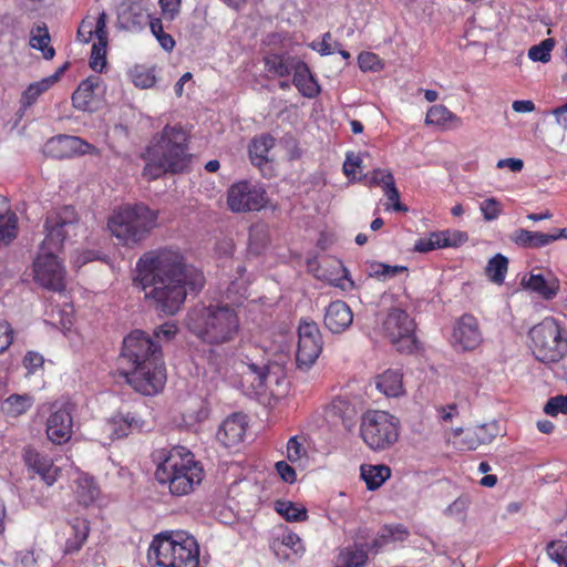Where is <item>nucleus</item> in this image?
Wrapping results in <instances>:
<instances>
[{"instance_id": "obj_16", "label": "nucleus", "mask_w": 567, "mask_h": 567, "mask_svg": "<svg viewBox=\"0 0 567 567\" xmlns=\"http://www.w3.org/2000/svg\"><path fill=\"white\" fill-rule=\"evenodd\" d=\"M241 369V386L251 394L261 395L266 393L267 384L271 378V365L268 360L254 361L245 355Z\"/></svg>"}, {"instance_id": "obj_47", "label": "nucleus", "mask_w": 567, "mask_h": 567, "mask_svg": "<svg viewBox=\"0 0 567 567\" xmlns=\"http://www.w3.org/2000/svg\"><path fill=\"white\" fill-rule=\"evenodd\" d=\"M276 511L288 522H303L308 518L306 508H300L291 502H277Z\"/></svg>"}, {"instance_id": "obj_30", "label": "nucleus", "mask_w": 567, "mask_h": 567, "mask_svg": "<svg viewBox=\"0 0 567 567\" xmlns=\"http://www.w3.org/2000/svg\"><path fill=\"white\" fill-rule=\"evenodd\" d=\"M497 435L495 424H483L468 429L462 439L461 446L464 450L473 451L482 444L491 443Z\"/></svg>"}, {"instance_id": "obj_10", "label": "nucleus", "mask_w": 567, "mask_h": 567, "mask_svg": "<svg viewBox=\"0 0 567 567\" xmlns=\"http://www.w3.org/2000/svg\"><path fill=\"white\" fill-rule=\"evenodd\" d=\"M415 328L414 319L404 309L392 307L382 321L381 331L399 353L413 354L420 349Z\"/></svg>"}, {"instance_id": "obj_44", "label": "nucleus", "mask_w": 567, "mask_h": 567, "mask_svg": "<svg viewBox=\"0 0 567 567\" xmlns=\"http://www.w3.org/2000/svg\"><path fill=\"white\" fill-rule=\"evenodd\" d=\"M440 240V248H457L468 240L466 231L457 229H445L436 231Z\"/></svg>"}, {"instance_id": "obj_39", "label": "nucleus", "mask_w": 567, "mask_h": 567, "mask_svg": "<svg viewBox=\"0 0 567 567\" xmlns=\"http://www.w3.org/2000/svg\"><path fill=\"white\" fill-rule=\"evenodd\" d=\"M33 400L29 394H11L2 404V412L11 417L24 414L31 409Z\"/></svg>"}, {"instance_id": "obj_59", "label": "nucleus", "mask_w": 567, "mask_h": 567, "mask_svg": "<svg viewBox=\"0 0 567 567\" xmlns=\"http://www.w3.org/2000/svg\"><path fill=\"white\" fill-rule=\"evenodd\" d=\"M377 277L393 278L399 274L408 271L405 266H391L383 262H375L371 266Z\"/></svg>"}, {"instance_id": "obj_46", "label": "nucleus", "mask_w": 567, "mask_h": 567, "mask_svg": "<svg viewBox=\"0 0 567 567\" xmlns=\"http://www.w3.org/2000/svg\"><path fill=\"white\" fill-rule=\"evenodd\" d=\"M150 29L152 34L156 38L159 45L166 50L172 51L175 47L174 38L164 31L165 25L162 18H153L150 20Z\"/></svg>"}, {"instance_id": "obj_34", "label": "nucleus", "mask_w": 567, "mask_h": 567, "mask_svg": "<svg viewBox=\"0 0 567 567\" xmlns=\"http://www.w3.org/2000/svg\"><path fill=\"white\" fill-rule=\"evenodd\" d=\"M391 468L385 464H362L360 477L364 481L369 491H375L391 477Z\"/></svg>"}, {"instance_id": "obj_54", "label": "nucleus", "mask_w": 567, "mask_h": 567, "mask_svg": "<svg viewBox=\"0 0 567 567\" xmlns=\"http://www.w3.org/2000/svg\"><path fill=\"white\" fill-rule=\"evenodd\" d=\"M332 408L334 411H343V415H341L342 424L346 429L351 430L354 425V406L346 401L338 400L333 402Z\"/></svg>"}, {"instance_id": "obj_43", "label": "nucleus", "mask_w": 567, "mask_h": 567, "mask_svg": "<svg viewBox=\"0 0 567 567\" xmlns=\"http://www.w3.org/2000/svg\"><path fill=\"white\" fill-rule=\"evenodd\" d=\"M143 158L147 161L143 168V176L148 181L157 179L165 173H171V168L164 163V159L151 156L147 154V148L143 154Z\"/></svg>"}, {"instance_id": "obj_26", "label": "nucleus", "mask_w": 567, "mask_h": 567, "mask_svg": "<svg viewBox=\"0 0 567 567\" xmlns=\"http://www.w3.org/2000/svg\"><path fill=\"white\" fill-rule=\"evenodd\" d=\"M298 61V58L287 52L268 51L262 56L265 72L274 78H287Z\"/></svg>"}, {"instance_id": "obj_45", "label": "nucleus", "mask_w": 567, "mask_h": 567, "mask_svg": "<svg viewBox=\"0 0 567 567\" xmlns=\"http://www.w3.org/2000/svg\"><path fill=\"white\" fill-rule=\"evenodd\" d=\"M280 546L289 548L295 555H302L305 553V546L301 538L292 532H287L281 536V538L274 539L271 547L277 554Z\"/></svg>"}, {"instance_id": "obj_56", "label": "nucleus", "mask_w": 567, "mask_h": 567, "mask_svg": "<svg viewBox=\"0 0 567 567\" xmlns=\"http://www.w3.org/2000/svg\"><path fill=\"white\" fill-rule=\"evenodd\" d=\"M435 249H441L436 231L430 233L427 237L419 238L413 248L414 251L422 254H426Z\"/></svg>"}, {"instance_id": "obj_35", "label": "nucleus", "mask_w": 567, "mask_h": 567, "mask_svg": "<svg viewBox=\"0 0 567 567\" xmlns=\"http://www.w3.org/2000/svg\"><path fill=\"white\" fill-rule=\"evenodd\" d=\"M65 66L60 68L53 75L42 79L41 81L31 83L22 93L21 104L29 107L39 99L41 94L47 92L55 82L59 81Z\"/></svg>"}, {"instance_id": "obj_62", "label": "nucleus", "mask_w": 567, "mask_h": 567, "mask_svg": "<svg viewBox=\"0 0 567 567\" xmlns=\"http://www.w3.org/2000/svg\"><path fill=\"white\" fill-rule=\"evenodd\" d=\"M22 364L28 374H34L38 369L43 367L44 358L37 351H28L23 357Z\"/></svg>"}, {"instance_id": "obj_13", "label": "nucleus", "mask_w": 567, "mask_h": 567, "mask_svg": "<svg viewBox=\"0 0 567 567\" xmlns=\"http://www.w3.org/2000/svg\"><path fill=\"white\" fill-rule=\"evenodd\" d=\"M322 344V336L318 324L315 321L301 320L298 327L296 352L298 368H310L319 358Z\"/></svg>"}, {"instance_id": "obj_14", "label": "nucleus", "mask_w": 567, "mask_h": 567, "mask_svg": "<svg viewBox=\"0 0 567 567\" xmlns=\"http://www.w3.org/2000/svg\"><path fill=\"white\" fill-rule=\"evenodd\" d=\"M34 280L42 287L63 291L65 289V270L56 255L40 250L33 261Z\"/></svg>"}, {"instance_id": "obj_60", "label": "nucleus", "mask_w": 567, "mask_h": 567, "mask_svg": "<svg viewBox=\"0 0 567 567\" xmlns=\"http://www.w3.org/2000/svg\"><path fill=\"white\" fill-rule=\"evenodd\" d=\"M14 330L7 320H0V354L4 353L13 343Z\"/></svg>"}, {"instance_id": "obj_53", "label": "nucleus", "mask_w": 567, "mask_h": 567, "mask_svg": "<svg viewBox=\"0 0 567 567\" xmlns=\"http://www.w3.org/2000/svg\"><path fill=\"white\" fill-rule=\"evenodd\" d=\"M480 209L485 220L497 219L503 213L502 203L495 197L487 198L480 204Z\"/></svg>"}, {"instance_id": "obj_49", "label": "nucleus", "mask_w": 567, "mask_h": 567, "mask_svg": "<svg viewBox=\"0 0 567 567\" xmlns=\"http://www.w3.org/2000/svg\"><path fill=\"white\" fill-rule=\"evenodd\" d=\"M555 47V41L551 38L543 40L539 44L533 45L528 50V58L535 62L547 63L550 61V53Z\"/></svg>"}, {"instance_id": "obj_40", "label": "nucleus", "mask_w": 567, "mask_h": 567, "mask_svg": "<svg viewBox=\"0 0 567 567\" xmlns=\"http://www.w3.org/2000/svg\"><path fill=\"white\" fill-rule=\"evenodd\" d=\"M30 45L40 50L47 60L52 59L55 54L54 49L50 45V34L45 24L37 25L31 31Z\"/></svg>"}, {"instance_id": "obj_19", "label": "nucleus", "mask_w": 567, "mask_h": 567, "mask_svg": "<svg viewBox=\"0 0 567 567\" xmlns=\"http://www.w3.org/2000/svg\"><path fill=\"white\" fill-rule=\"evenodd\" d=\"M153 19L142 0H126L121 4L118 20L130 31L142 30Z\"/></svg>"}, {"instance_id": "obj_22", "label": "nucleus", "mask_w": 567, "mask_h": 567, "mask_svg": "<svg viewBox=\"0 0 567 567\" xmlns=\"http://www.w3.org/2000/svg\"><path fill=\"white\" fill-rule=\"evenodd\" d=\"M47 148L54 157L69 158L74 155L87 153L89 150L92 148V145L78 136L61 135L51 138L47 143Z\"/></svg>"}, {"instance_id": "obj_2", "label": "nucleus", "mask_w": 567, "mask_h": 567, "mask_svg": "<svg viewBox=\"0 0 567 567\" xmlns=\"http://www.w3.org/2000/svg\"><path fill=\"white\" fill-rule=\"evenodd\" d=\"M118 371L136 392L143 395L159 393L167 379L162 347L148 333L131 331L123 340Z\"/></svg>"}, {"instance_id": "obj_61", "label": "nucleus", "mask_w": 567, "mask_h": 567, "mask_svg": "<svg viewBox=\"0 0 567 567\" xmlns=\"http://www.w3.org/2000/svg\"><path fill=\"white\" fill-rule=\"evenodd\" d=\"M163 19L172 22L181 12L182 0H159Z\"/></svg>"}, {"instance_id": "obj_21", "label": "nucleus", "mask_w": 567, "mask_h": 567, "mask_svg": "<svg viewBox=\"0 0 567 567\" xmlns=\"http://www.w3.org/2000/svg\"><path fill=\"white\" fill-rule=\"evenodd\" d=\"M247 429L246 416L234 413L219 426L216 437L225 447H233L243 442Z\"/></svg>"}, {"instance_id": "obj_55", "label": "nucleus", "mask_w": 567, "mask_h": 567, "mask_svg": "<svg viewBox=\"0 0 567 567\" xmlns=\"http://www.w3.org/2000/svg\"><path fill=\"white\" fill-rule=\"evenodd\" d=\"M544 412L550 416L567 414V394L550 398L544 406Z\"/></svg>"}, {"instance_id": "obj_32", "label": "nucleus", "mask_w": 567, "mask_h": 567, "mask_svg": "<svg viewBox=\"0 0 567 567\" xmlns=\"http://www.w3.org/2000/svg\"><path fill=\"white\" fill-rule=\"evenodd\" d=\"M526 287L545 300L554 299L559 292V281L554 276L546 278L542 274H530Z\"/></svg>"}, {"instance_id": "obj_24", "label": "nucleus", "mask_w": 567, "mask_h": 567, "mask_svg": "<svg viewBox=\"0 0 567 567\" xmlns=\"http://www.w3.org/2000/svg\"><path fill=\"white\" fill-rule=\"evenodd\" d=\"M144 421L136 413L113 415L105 424V430L111 440L126 437L133 431H141Z\"/></svg>"}, {"instance_id": "obj_23", "label": "nucleus", "mask_w": 567, "mask_h": 567, "mask_svg": "<svg viewBox=\"0 0 567 567\" xmlns=\"http://www.w3.org/2000/svg\"><path fill=\"white\" fill-rule=\"evenodd\" d=\"M352 321V310L344 301H332L326 308L323 323L332 333L343 332L351 326Z\"/></svg>"}, {"instance_id": "obj_38", "label": "nucleus", "mask_w": 567, "mask_h": 567, "mask_svg": "<svg viewBox=\"0 0 567 567\" xmlns=\"http://www.w3.org/2000/svg\"><path fill=\"white\" fill-rule=\"evenodd\" d=\"M368 560V551L362 546H348L340 550L337 567H363Z\"/></svg>"}, {"instance_id": "obj_63", "label": "nucleus", "mask_w": 567, "mask_h": 567, "mask_svg": "<svg viewBox=\"0 0 567 567\" xmlns=\"http://www.w3.org/2000/svg\"><path fill=\"white\" fill-rule=\"evenodd\" d=\"M394 183V176L389 171L378 168L371 174L370 185L372 186H382V188L385 189Z\"/></svg>"}, {"instance_id": "obj_52", "label": "nucleus", "mask_w": 567, "mask_h": 567, "mask_svg": "<svg viewBox=\"0 0 567 567\" xmlns=\"http://www.w3.org/2000/svg\"><path fill=\"white\" fill-rule=\"evenodd\" d=\"M358 65L363 72H378L383 69L382 60L373 52H361L358 55Z\"/></svg>"}, {"instance_id": "obj_27", "label": "nucleus", "mask_w": 567, "mask_h": 567, "mask_svg": "<svg viewBox=\"0 0 567 567\" xmlns=\"http://www.w3.org/2000/svg\"><path fill=\"white\" fill-rule=\"evenodd\" d=\"M292 71V83L302 96L315 99L320 94V85L306 62L298 59Z\"/></svg>"}, {"instance_id": "obj_20", "label": "nucleus", "mask_w": 567, "mask_h": 567, "mask_svg": "<svg viewBox=\"0 0 567 567\" xmlns=\"http://www.w3.org/2000/svg\"><path fill=\"white\" fill-rule=\"evenodd\" d=\"M23 457L27 466L38 474L48 486L56 482L60 468L54 466L50 456L28 447L24 450Z\"/></svg>"}, {"instance_id": "obj_15", "label": "nucleus", "mask_w": 567, "mask_h": 567, "mask_svg": "<svg viewBox=\"0 0 567 567\" xmlns=\"http://www.w3.org/2000/svg\"><path fill=\"white\" fill-rule=\"evenodd\" d=\"M73 410L74 405L65 402L60 406L54 404L45 422L48 439L54 444L69 442L73 434Z\"/></svg>"}, {"instance_id": "obj_12", "label": "nucleus", "mask_w": 567, "mask_h": 567, "mask_svg": "<svg viewBox=\"0 0 567 567\" xmlns=\"http://www.w3.org/2000/svg\"><path fill=\"white\" fill-rule=\"evenodd\" d=\"M268 202L266 188L257 182L240 181L227 192V205L233 213L260 212Z\"/></svg>"}, {"instance_id": "obj_6", "label": "nucleus", "mask_w": 567, "mask_h": 567, "mask_svg": "<svg viewBox=\"0 0 567 567\" xmlns=\"http://www.w3.org/2000/svg\"><path fill=\"white\" fill-rule=\"evenodd\" d=\"M147 557L157 567H199V546L185 532H163L154 536Z\"/></svg>"}, {"instance_id": "obj_9", "label": "nucleus", "mask_w": 567, "mask_h": 567, "mask_svg": "<svg viewBox=\"0 0 567 567\" xmlns=\"http://www.w3.org/2000/svg\"><path fill=\"white\" fill-rule=\"evenodd\" d=\"M400 420L386 411L369 410L362 414L360 436L374 452L390 450L400 436Z\"/></svg>"}, {"instance_id": "obj_37", "label": "nucleus", "mask_w": 567, "mask_h": 567, "mask_svg": "<svg viewBox=\"0 0 567 567\" xmlns=\"http://www.w3.org/2000/svg\"><path fill=\"white\" fill-rule=\"evenodd\" d=\"M461 125V118L443 104L432 105L425 116L426 125L446 128L450 124Z\"/></svg>"}, {"instance_id": "obj_5", "label": "nucleus", "mask_w": 567, "mask_h": 567, "mask_svg": "<svg viewBox=\"0 0 567 567\" xmlns=\"http://www.w3.org/2000/svg\"><path fill=\"white\" fill-rule=\"evenodd\" d=\"M158 210L144 203L123 204L107 218V229L120 245L134 248L157 226Z\"/></svg>"}, {"instance_id": "obj_51", "label": "nucleus", "mask_w": 567, "mask_h": 567, "mask_svg": "<svg viewBox=\"0 0 567 567\" xmlns=\"http://www.w3.org/2000/svg\"><path fill=\"white\" fill-rule=\"evenodd\" d=\"M548 557L559 566L567 567V543L561 539L551 540L546 546Z\"/></svg>"}, {"instance_id": "obj_64", "label": "nucleus", "mask_w": 567, "mask_h": 567, "mask_svg": "<svg viewBox=\"0 0 567 567\" xmlns=\"http://www.w3.org/2000/svg\"><path fill=\"white\" fill-rule=\"evenodd\" d=\"M276 471L280 475L284 482L292 484L297 480L296 471L292 466H290L285 461H279L276 463Z\"/></svg>"}, {"instance_id": "obj_17", "label": "nucleus", "mask_w": 567, "mask_h": 567, "mask_svg": "<svg viewBox=\"0 0 567 567\" xmlns=\"http://www.w3.org/2000/svg\"><path fill=\"white\" fill-rule=\"evenodd\" d=\"M483 341L478 320L471 313L461 316L454 324L452 344L462 351H473Z\"/></svg>"}, {"instance_id": "obj_57", "label": "nucleus", "mask_w": 567, "mask_h": 567, "mask_svg": "<svg viewBox=\"0 0 567 567\" xmlns=\"http://www.w3.org/2000/svg\"><path fill=\"white\" fill-rule=\"evenodd\" d=\"M384 195L386 196L389 204L385 205V209H393L395 212L406 213L409 210L408 206L400 202V193L395 186V183L392 186L383 189Z\"/></svg>"}, {"instance_id": "obj_3", "label": "nucleus", "mask_w": 567, "mask_h": 567, "mask_svg": "<svg viewBox=\"0 0 567 567\" xmlns=\"http://www.w3.org/2000/svg\"><path fill=\"white\" fill-rule=\"evenodd\" d=\"M157 462L155 477L159 484H166L174 496L188 495L200 485L205 471L194 453L185 446L175 445L159 449L153 454Z\"/></svg>"}, {"instance_id": "obj_33", "label": "nucleus", "mask_w": 567, "mask_h": 567, "mask_svg": "<svg viewBox=\"0 0 567 567\" xmlns=\"http://www.w3.org/2000/svg\"><path fill=\"white\" fill-rule=\"evenodd\" d=\"M74 493L78 503L84 507L93 505L101 495L95 480L89 475H82L75 481Z\"/></svg>"}, {"instance_id": "obj_41", "label": "nucleus", "mask_w": 567, "mask_h": 567, "mask_svg": "<svg viewBox=\"0 0 567 567\" xmlns=\"http://www.w3.org/2000/svg\"><path fill=\"white\" fill-rule=\"evenodd\" d=\"M508 270V259L502 255L496 254L492 257L485 268L486 276L491 281L501 285L504 282Z\"/></svg>"}, {"instance_id": "obj_1", "label": "nucleus", "mask_w": 567, "mask_h": 567, "mask_svg": "<svg viewBox=\"0 0 567 567\" xmlns=\"http://www.w3.org/2000/svg\"><path fill=\"white\" fill-rule=\"evenodd\" d=\"M132 282L157 312L174 316L182 309L187 291L198 292L204 288L205 276L188 265L178 249L159 248L137 259Z\"/></svg>"}, {"instance_id": "obj_50", "label": "nucleus", "mask_w": 567, "mask_h": 567, "mask_svg": "<svg viewBox=\"0 0 567 567\" xmlns=\"http://www.w3.org/2000/svg\"><path fill=\"white\" fill-rule=\"evenodd\" d=\"M47 218L50 224L55 223L65 227L66 225H72L78 221V213L73 206L65 205L50 214Z\"/></svg>"}, {"instance_id": "obj_25", "label": "nucleus", "mask_w": 567, "mask_h": 567, "mask_svg": "<svg viewBox=\"0 0 567 567\" xmlns=\"http://www.w3.org/2000/svg\"><path fill=\"white\" fill-rule=\"evenodd\" d=\"M100 85V78L89 76L83 80L72 94L73 106L83 112H94L96 110L95 90Z\"/></svg>"}, {"instance_id": "obj_31", "label": "nucleus", "mask_w": 567, "mask_h": 567, "mask_svg": "<svg viewBox=\"0 0 567 567\" xmlns=\"http://www.w3.org/2000/svg\"><path fill=\"white\" fill-rule=\"evenodd\" d=\"M274 146L275 138L270 134L255 136L248 147L251 164L257 167L266 165L269 162L268 154Z\"/></svg>"}, {"instance_id": "obj_58", "label": "nucleus", "mask_w": 567, "mask_h": 567, "mask_svg": "<svg viewBox=\"0 0 567 567\" xmlns=\"http://www.w3.org/2000/svg\"><path fill=\"white\" fill-rule=\"evenodd\" d=\"M307 454L303 444L298 440V436H292L287 443V458L291 463H296L302 460Z\"/></svg>"}, {"instance_id": "obj_7", "label": "nucleus", "mask_w": 567, "mask_h": 567, "mask_svg": "<svg viewBox=\"0 0 567 567\" xmlns=\"http://www.w3.org/2000/svg\"><path fill=\"white\" fill-rule=\"evenodd\" d=\"M534 357L545 363H557L567 355V329L555 317H545L528 332Z\"/></svg>"}, {"instance_id": "obj_48", "label": "nucleus", "mask_w": 567, "mask_h": 567, "mask_svg": "<svg viewBox=\"0 0 567 567\" xmlns=\"http://www.w3.org/2000/svg\"><path fill=\"white\" fill-rule=\"evenodd\" d=\"M132 82L136 87L150 89L156 82L155 71L153 68L135 66L131 71Z\"/></svg>"}, {"instance_id": "obj_42", "label": "nucleus", "mask_w": 567, "mask_h": 567, "mask_svg": "<svg viewBox=\"0 0 567 567\" xmlns=\"http://www.w3.org/2000/svg\"><path fill=\"white\" fill-rule=\"evenodd\" d=\"M18 234V218L13 212L9 210L3 214L0 220V247L9 245Z\"/></svg>"}, {"instance_id": "obj_8", "label": "nucleus", "mask_w": 567, "mask_h": 567, "mask_svg": "<svg viewBox=\"0 0 567 567\" xmlns=\"http://www.w3.org/2000/svg\"><path fill=\"white\" fill-rule=\"evenodd\" d=\"M146 148L151 156L163 158L172 174L184 172L190 163L188 134L181 125H165Z\"/></svg>"}, {"instance_id": "obj_11", "label": "nucleus", "mask_w": 567, "mask_h": 567, "mask_svg": "<svg viewBox=\"0 0 567 567\" xmlns=\"http://www.w3.org/2000/svg\"><path fill=\"white\" fill-rule=\"evenodd\" d=\"M107 14L101 11L97 17L86 16L78 29V39L83 43L91 42L94 38L96 42L92 45L90 56V66L96 72H102L106 65V48L109 43V33L106 30Z\"/></svg>"}, {"instance_id": "obj_29", "label": "nucleus", "mask_w": 567, "mask_h": 567, "mask_svg": "<svg viewBox=\"0 0 567 567\" xmlns=\"http://www.w3.org/2000/svg\"><path fill=\"white\" fill-rule=\"evenodd\" d=\"M90 534V523L85 518L75 517L70 523V533L65 542L64 554L71 555L81 550Z\"/></svg>"}, {"instance_id": "obj_36", "label": "nucleus", "mask_w": 567, "mask_h": 567, "mask_svg": "<svg viewBox=\"0 0 567 567\" xmlns=\"http://www.w3.org/2000/svg\"><path fill=\"white\" fill-rule=\"evenodd\" d=\"M44 228L45 237L41 244L40 250L56 255V252L61 251L66 238L64 227L55 223H51L50 225L47 219Z\"/></svg>"}, {"instance_id": "obj_18", "label": "nucleus", "mask_w": 567, "mask_h": 567, "mask_svg": "<svg viewBox=\"0 0 567 567\" xmlns=\"http://www.w3.org/2000/svg\"><path fill=\"white\" fill-rule=\"evenodd\" d=\"M509 238L520 248L538 249L546 247L556 240L567 239V228L555 229L549 234L519 228L514 230Z\"/></svg>"}, {"instance_id": "obj_4", "label": "nucleus", "mask_w": 567, "mask_h": 567, "mask_svg": "<svg viewBox=\"0 0 567 567\" xmlns=\"http://www.w3.org/2000/svg\"><path fill=\"white\" fill-rule=\"evenodd\" d=\"M187 327L200 341L221 346L236 339L240 329L237 310L228 303H216L193 309Z\"/></svg>"}, {"instance_id": "obj_28", "label": "nucleus", "mask_w": 567, "mask_h": 567, "mask_svg": "<svg viewBox=\"0 0 567 567\" xmlns=\"http://www.w3.org/2000/svg\"><path fill=\"white\" fill-rule=\"evenodd\" d=\"M375 385L388 398H398L405 393L403 373L400 370H385L377 377Z\"/></svg>"}]
</instances>
